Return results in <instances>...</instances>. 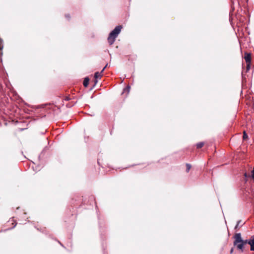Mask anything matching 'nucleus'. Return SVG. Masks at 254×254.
I'll use <instances>...</instances> for the list:
<instances>
[{
	"label": "nucleus",
	"instance_id": "nucleus-6",
	"mask_svg": "<svg viewBox=\"0 0 254 254\" xmlns=\"http://www.w3.org/2000/svg\"><path fill=\"white\" fill-rule=\"evenodd\" d=\"M89 79L88 77H86L84 78L83 82V84L84 87H87L88 86V84H89Z\"/></svg>",
	"mask_w": 254,
	"mask_h": 254
},
{
	"label": "nucleus",
	"instance_id": "nucleus-11",
	"mask_svg": "<svg viewBox=\"0 0 254 254\" xmlns=\"http://www.w3.org/2000/svg\"><path fill=\"white\" fill-rule=\"evenodd\" d=\"M186 166H187V172H188L191 168V166H190V165L189 164H187Z\"/></svg>",
	"mask_w": 254,
	"mask_h": 254
},
{
	"label": "nucleus",
	"instance_id": "nucleus-8",
	"mask_svg": "<svg viewBox=\"0 0 254 254\" xmlns=\"http://www.w3.org/2000/svg\"><path fill=\"white\" fill-rule=\"evenodd\" d=\"M204 145L203 142H199L196 144V147L197 148H201Z\"/></svg>",
	"mask_w": 254,
	"mask_h": 254
},
{
	"label": "nucleus",
	"instance_id": "nucleus-12",
	"mask_svg": "<svg viewBox=\"0 0 254 254\" xmlns=\"http://www.w3.org/2000/svg\"><path fill=\"white\" fill-rule=\"evenodd\" d=\"M251 251H254V245L251 246Z\"/></svg>",
	"mask_w": 254,
	"mask_h": 254
},
{
	"label": "nucleus",
	"instance_id": "nucleus-9",
	"mask_svg": "<svg viewBox=\"0 0 254 254\" xmlns=\"http://www.w3.org/2000/svg\"><path fill=\"white\" fill-rule=\"evenodd\" d=\"M3 44L1 40H0V51H1L2 49H3ZM2 54L1 52H0V56Z\"/></svg>",
	"mask_w": 254,
	"mask_h": 254
},
{
	"label": "nucleus",
	"instance_id": "nucleus-14",
	"mask_svg": "<svg viewBox=\"0 0 254 254\" xmlns=\"http://www.w3.org/2000/svg\"><path fill=\"white\" fill-rule=\"evenodd\" d=\"M70 100V98H69V97H66L65 98V100H66V101H68V100Z\"/></svg>",
	"mask_w": 254,
	"mask_h": 254
},
{
	"label": "nucleus",
	"instance_id": "nucleus-5",
	"mask_svg": "<svg viewBox=\"0 0 254 254\" xmlns=\"http://www.w3.org/2000/svg\"><path fill=\"white\" fill-rule=\"evenodd\" d=\"M107 64L104 67L101 72H97L95 73L94 77H95V83L96 84L97 82V79L100 78L102 76V72L105 69V68L107 67Z\"/></svg>",
	"mask_w": 254,
	"mask_h": 254
},
{
	"label": "nucleus",
	"instance_id": "nucleus-4",
	"mask_svg": "<svg viewBox=\"0 0 254 254\" xmlns=\"http://www.w3.org/2000/svg\"><path fill=\"white\" fill-rule=\"evenodd\" d=\"M244 59L247 63V69L249 70L250 68V63H251V55L248 53H246L245 54Z\"/></svg>",
	"mask_w": 254,
	"mask_h": 254
},
{
	"label": "nucleus",
	"instance_id": "nucleus-15",
	"mask_svg": "<svg viewBox=\"0 0 254 254\" xmlns=\"http://www.w3.org/2000/svg\"><path fill=\"white\" fill-rule=\"evenodd\" d=\"M240 222V221L238 222L237 225H236V228H237V227H238V225H239Z\"/></svg>",
	"mask_w": 254,
	"mask_h": 254
},
{
	"label": "nucleus",
	"instance_id": "nucleus-7",
	"mask_svg": "<svg viewBox=\"0 0 254 254\" xmlns=\"http://www.w3.org/2000/svg\"><path fill=\"white\" fill-rule=\"evenodd\" d=\"M247 243L251 246L254 245V236H252L250 240H247Z\"/></svg>",
	"mask_w": 254,
	"mask_h": 254
},
{
	"label": "nucleus",
	"instance_id": "nucleus-1",
	"mask_svg": "<svg viewBox=\"0 0 254 254\" xmlns=\"http://www.w3.org/2000/svg\"><path fill=\"white\" fill-rule=\"evenodd\" d=\"M122 28L121 26H118L110 33L108 41L110 45L114 43L116 38L120 33Z\"/></svg>",
	"mask_w": 254,
	"mask_h": 254
},
{
	"label": "nucleus",
	"instance_id": "nucleus-2",
	"mask_svg": "<svg viewBox=\"0 0 254 254\" xmlns=\"http://www.w3.org/2000/svg\"><path fill=\"white\" fill-rule=\"evenodd\" d=\"M122 28L121 26H118L110 33L108 41L110 45L114 43L116 38L120 33Z\"/></svg>",
	"mask_w": 254,
	"mask_h": 254
},
{
	"label": "nucleus",
	"instance_id": "nucleus-13",
	"mask_svg": "<svg viewBox=\"0 0 254 254\" xmlns=\"http://www.w3.org/2000/svg\"><path fill=\"white\" fill-rule=\"evenodd\" d=\"M252 178L254 179V170L253 171H252Z\"/></svg>",
	"mask_w": 254,
	"mask_h": 254
},
{
	"label": "nucleus",
	"instance_id": "nucleus-10",
	"mask_svg": "<svg viewBox=\"0 0 254 254\" xmlns=\"http://www.w3.org/2000/svg\"><path fill=\"white\" fill-rule=\"evenodd\" d=\"M248 135L247 134L246 131H244L243 132V139H246L248 138Z\"/></svg>",
	"mask_w": 254,
	"mask_h": 254
},
{
	"label": "nucleus",
	"instance_id": "nucleus-3",
	"mask_svg": "<svg viewBox=\"0 0 254 254\" xmlns=\"http://www.w3.org/2000/svg\"><path fill=\"white\" fill-rule=\"evenodd\" d=\"M235 239L234 245L237 246L238 249L243 251L244 245L247 244V240H243L240 233H237L235 235Z\"/></svg>",
	"mask_w": 254,
	"mask_h": 254
},
{
	"label": "nucleus",
	"instance_id": "nucleus-16",
	"mask_svg": "<svg viewBox=\"0 0 254 254\" xmlns=\"http://www.w3.org/2000/svg\"><path fill=\"white\" fill-rule=\"evenodd\" d=\"M65 17H68H68H69V16L67 15H65Z\"/></svg>",
	"mask_w": 254,
	"mask_h": 254
}]
</instances>
